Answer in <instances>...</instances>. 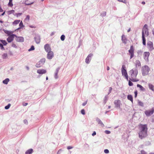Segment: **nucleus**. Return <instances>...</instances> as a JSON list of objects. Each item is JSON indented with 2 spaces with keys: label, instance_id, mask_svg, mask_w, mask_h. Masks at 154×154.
Wrapping results in <instances>:
<instances>
[{
  "label": "nucleus",
  "instance_id": "27",
  "mask_svg": "<svg viewBox=\"0 0 154 154\" xmlns=\"http://www.w3.org/2000/svg\"><path fill=\"white\" fill-rule=\"evenodd\" d=\"M137 87L138 88H139L141 91H144L145 90V88L141 85L137 84Z\"/></svg>",
  "mask_w": 154,
  "mask_h": 154
},
{
  "label": "nucleus",
  "instance_id": "24",
  "mask_svg": "<svg viewBox=\"0 0 154 154\" xmlns=\"http://www.w3.org/2000/svg\"><path fill=\"white\" fill-rule=\"evenodd\" d=\"M33 150L32 149H30L27 150L25 152V154H32L33 152Z\"/></svg>",
  "mask_w": 154,
  "mask_h": 154
},
{
  "label": "nucleus",
  "instance_id": "52",
  "mask_svg": "<svg viewBox=\"0 0 154 154\" xmlns=\"http://www.w3.org/2000/svg\"><path fill=\"white\" fill-rule=\"evenodd\" d=\"M19 26L20 27H21L23 26V24L22 21H21L19 23Z\"/></svg>",
  "mask_w": 154,
  "mask_h": 154
},
{
  "label": "nucleus",
  "instance_id": "23",
  "mask_svg": "<svg viewBox=\"0 0 154 154\" xmlns=\"http://www.w3.org/2000/svg\"><path fill=\"white\" fill-rule=\"evenodd\" d=\"M135 65L136 66L135 68H137V66L140 67L141 66V63L140 61L139 60H136Z\"/></svg>",
  "mask_w": 154,
  "mask_h": 154
},
{
  "label": "nucleus",
  "instance_id": "58",
  "mask_svg": "<svg viewBox=\"0 0 154 154\" xmlns=\"http://www.w3.org/2000/svg\"><path fill=\"white\" fill-rule=\"evenodd\" d=\"M27 104H28V103H23V105L24 106H27Z\"/></svg>",
  "mask_w": 154,
  "mask_h": 154
},
{
  "label": "nucleus",
  "instance_id": "54",
  "mask_svg": "<svg viewBox=\"0 0 154 154\" xmlns=\"http://www.w3.org/2000/svg\"><path fill=\"white\" fill-rule=\"evenodd\" d=\"M23 122L26 125H27L28 124L27 121L26 119L24 120H23Z\"/></svg>",
  "mask_w": 154,
  "mask_h": 154
},
{
  "label": "nucleus",
  "instance_id": "10",
  "mask_svg": "<svg viewBox=\"0 0 154 154\" xmlns=\"http://www.w3.org/2000/svg\"><path fill=\"white\" fill-rule=\"evenodd\" d=\"M154 113L153 109L151 110H147L145 111V113L146 116H149L152 115Z\"/></svg>",
  "mask_w": 154,
  "mask_h": 154
},
{
  "label": "nucleus",
  "instance_id": "50",
  "mask_svg": "<svg viewBox=\"0 0 154 154\" xmlns=\"http://www.w3.org/2000/svg\"><path fill=\"white\" fill-rule=\"evenodd\" d=\"M105 132L106 134H110L111 133V132L110 131L108 130H106L105 131Z\"/></svg>",
  "mask_w": 154,
  "mask_h": 154
},
{
  "label": "nucleus",
  "instance_id": "1",
  "mask_svg": "<svg viewBox=\"0 0 154 154\" xmlns=\"http://www.w3.org/2000/svg\"><path fill=\"white\" fill-rule=\"evenodd\" d=\"M129 73L131 75V78L130 80L133 82H136L138 81L135 78L136 77L138 74V70L136 68H134L129 71Z\"/></svg>",
  "mask_w": 154,
  "mask_h": 154
},
{
  "label": "nucleus",
  "instance_id": "3",
  "mask_svg": "<svg viewBox=\"0 0 154 154\" xmlns=\"http://www.w3.org/2000/svg\"><path fill=\"white\" fill-rule=\"evenodd\" d=\"M149 70V69L147 66H145L142 68V75L143 76L148 74Z\"/></svg>",
  "mask_w": 154,
  "mask_h": 154
},
{
  "label": "nucleus",
  "instance_id": "53",
  "mask_svg": "<svg viewBox=\"0 0 154 154\" xmlns=\"http://www.w3.org/2000/svg\"><path fill=\"white\" fill-rule=\"evenodd\" d=\"M11 46L12 47H14V48H17V46L15 44L13 43L11 45Z\"/></svg>",
  "mask_w": 154,
  "mask_h": 154
},
{
  "label": "nucleus",
  "instance_id": "35",
  "mask_svg": "<svg viewBox=\"0 0 154 154\" xmlns=\"http://www.w3.org/2000/svg\"><path fill=\"white\" fill-rule=\"evenodd\" d=\"M11 106V104L10 103H9L7 106H5V109H8Z\"/></svg>",
  "mask_w": 154,
  "mask_h": 154
},
{
  "label": "nucleus",
  "instance_id": "13",
  "mask_svg": "<svg viewBox=\"0 0 154 154\" xmlns=\"http://www.w3.org/2000/svg\"><path fill=\"white\" fill-rule=\"evenodd\" d=\"M47 58L48 59H51L54 57V53L53 51H51L47 52Z\"/></svg>",
  "mask_w": 154,
  "mask_h": 154
},
{
  "label": "nucleus",
  "instance_id": "21",
  "mask_svg": "<svg viewBox=\"0 0 154 154\" xmlns=\"http://www.w3.org/2000/svg\"><path fill=\"white\" fill-rule=\"evenodd\" d=\"M37 72L39 74H43L46 73V71L44 69H39L37 70Z\"/></svg>",
  "mask_w": 154,
  "mask_h": 154
},
{
  "label": "nucleus",
  "instance_id": "34",
  "mask_svg": "<svg viewBox=\"0 0 154 154\" xmlns=\"http://www.w3.org/2000/svg\"><path fill=\"white\" fill-rule=\"evenodd\" d=\"M138 104L140 106H141L143 107V103L140 101H139L138 102Z\"/></svg>",
  "mask_w": 154,
  "mask_h": 154
},
{
  "label": "nucleus",
  "instance_id": "15",
  "mask_svg": "<svg viewBox=\"0 0 154 154\" xmlns=\"http://www.w3.org/2000/svg\"><path fill=\"white\" fill-rule=\"evenodd\" d=\"M150 53L149 52H145L143 53L144 59L146 61H148V57Z\"/></svg>",
  "mask_w": 154,
  "mask_h": 154
},
{
  "label": "nucleus",
  "instance_id": "63",
  "mask_svg": "<svg viewBox=\"0 0 154 154\" xmlns=\"http://www.w3.org/2000/svg\"><path fill=\"white\" fill-rule=\"evenodd\" d=\"M3 9L2 8H0V12H3Z\"/></svg>",
  "mask_w": 154,
  "mask_h": 154
},
{
  "label": "nucleus",
  "instance_id": "31",
  "mask_svg": "<svg viewBox=\"0 0 154 154\" xmlns=\"http://www.w3.org/2000/svg\"><path fill=\"white\" fill-rule=\"evenodd\" d=\"M8 58V55L6 53H4L2 55V58L4 59H5Z\"/></svg>",
  "mask_w": 154,
  "mask_h": 154
},
{
  "label": "nucleus",
  "instance_id": "32",
  "mask_svg": "<svg viewBox=\"0 0 154 154\" xmlns=\"http://www.w3.org/2000/svg\"><path fill=\"white\" fill-rule=\"evenodd\" d=\"M20 20H15L13 23V25H16L19 23L20 22Z\"/></svg>",
  "mask_w": 154,
  "mask_h": 154
},
{
  "label": "nucleus",
  "instance_id": "5",
  "mask_svg": "<svg viewBox=\"0 0 154 154\" xmlns=\"http://www.w3.org/2000/svg\"><path fill=\"white\" fill-rule=\"evenodd\" d=\"M45 61V58H43L38 62L35 65V66L37 68H39L42 66L44 64Z\"/></svg>",
  "mask_w": 154,
  "mask_h": 154
},
{
  "label": "nucleus",
  "instance_id": "14",
  "mask_svg": "<svg viewBox=\"0 0 154 154\" xmlns=\"http://www.w3.org/2000/svg\"><path fill=\"white\" fill-rule=\"evenodd\" d=\"M93 54H90L88 55L85 60V62L87 63L88 64L90 63L91 60V58Z\"/></svg>",
  "mask_w": 154,
  "mask_h": 154
},
{
  "label": "nucleus",
  "instance_id": "30",
  "mask_svg": "<svg viewBox=\"0 0 154 154\" xmlns=\"http://www.w3.org/2000/svg\"><path fill=\"white\" fill-rule=\"evenodd\" d=\"M149 88L153 91H154V86L152 84H149Z\"/></svg>",
  "mask_w": 154,
  "mask_h": 154
},
{
  "label": "nucleus",
  "instance_id": "7",
  "mask_svg": "<svg viewBox=\"0 0 154 154\" xmlns=\"http://www.w3.org/2000/svg\"><path fill=\"white\" fill-rule=\"evenodd\" d=\"M147 136V132L139 131V137L141 139L145 138Z\"/></svg>",
  "mask_w": 154,
  "mask_h": 154
},
{
  "label": "nucleus",
  "instance_id": "45",
  "mask_svg": "<svg viewBox=\"0 0 154 154\" xmlns=\"http://www.w3.org/2000/svg\"><path fill=\"white\" fill-rule=\"evenodd\" d=\"M104 152L105 153L108 154L109 152V151L108 149H105L104 150Z\"/></svg>",
  "mask_w": 154,
  "mask_h": 154
},
{
  "label": "nucleus",
  "instance_id": "39",
  "mask_svg": "<svg viewBox=\"0 0 154 154\" xmlns=\"http://www.w3.org/2000/svg\"><path fill=\"white\" fill-rule=\"evenodd\" d=\"M5 33L7 34L8 35H9V36L12 33V32L11 31H6L5 32Z\"/></svg>",
  "mask_w": 154,
  "mask_h": 154
},
{
  "label": "nucleus",
  "instance_id": "11",
  "mask_svg": "<svg viewBox=\"0 0 154 154\" xmlns=\"http://www.w3.org/2000/svg\"><path fill=\"white\" fill-rule=\"evenodd\" d=\"M114 104L115 105L116 107L119 108L121 105V101L119 100H115L114 102Z\"/></svg>",
  "mask_w": 154,
  "mask_h": 154
},
{
  "label": "nucleus",
  "instance_id": "49",
  "mask_svg": "<svg viewBox=\"0 0 154 154\" xmlns=\"http://www.w3.org/2000/svg\"><path fill=\"white\" fill-rule=\"evenodd\" d=\"M81 113L83 115H85V110H84V109H82L81 110Z\"/></svg>",
  "mask_w": 154,
  "mask_h": 154
},
{
  "label": "nucleus",
  "instance_id": "17",
  "mask_svg": "<svg viewBox=\"0 0 154 154\" xmlns=\"http://www.w3.org/2000/svg\"><path fill=\"white\" fill-rule=\"evenodd\" d=\"M34 39L35 42L38 44H39L40 42V36L38 35H37L34 38Z\"/></svg>",
  "mask_w": 154,
  "mask_h": 154
},
{
  "label": "nucleus",
  "instance_id": "22",
  "mask_svg": "<svg viewBox=\"0 0 154 154\" xmlns=\"http://www.w3.org/2000/svg\"><path fill=\"white\" fill-rule=\"evenodd\" d=\"M60 67L57 68L55 72L54 73V78L55 79H57L58 78V76L57 75L58 73L59 72V70L60 69Z\"/></svg>",
  "mask_w": 154,
  "mask_h": 154
},
{
  "label": "nucleus",
  "instance_id": "33",
  "mask_svg": "<svg viewBox=\"0 0 154 154\" xmlns=\"http://www.w3.org/2000/svg\"><path fill=\"white\" fill-rule=\"evenodd\" d=\"M142 40H143V45H145L146 44V39L145 37H142Z\"/></svg>",
  "mask_w": 154,
  "mask_h": 154
},
{
  "label": "nucleus",
  "instance_id": "26",
  "mask_svg": "<svg viewBox=\"0 0 154 154\" xmlns=\"http://www.w3.org/2000/svg\"><path fill=\"white\" fill-rule=\"evenodd\" d=\"M127 98L128 100H130L132 102V103L133 102V99L132 96L131 95H128L127 96Z\"/></svg>",
  "mask_w": 154,
  "mask_h": 154
},
{
  "label": "nucleus",
  "instance_id": "19",
  "mask_svg": "<svg viewBox=\"0 0 154 154\" xmlns=\"http://www.w3.org/2000/svg\"><path fill=\"white\" fill-rule=\"evenodd\" d=\"M96 120L98 124L100 125L101 127H103L104 126V125L100 119L98 118H97L96 119Z\"/></svg>",
  "mask_w": 154,
  "mask_h": 154
},
{
  "label": "nucleus",
  "instance_id": "51",
  "mask_svg": "<svg viewBox=\"0 0 154 154\" xmlns=\"http://www.w3.org/2000/svg\"><path fill=\"white\" fill-rule=\"evenodd\" d=\"M112 87H109V92H108V95L111 92L112 90Z\"/></svg>",
  "mask_w": 154,
  "mask_h": 154
},
{
  "label": "nucleus",
  "instance_id": "41",
  "mask_svg": "<svg viewBox=\"0 0 154 154\" xmlns=\"http://www.w3.org/2000/svg\"><path fill=\"white\" fill-rule=\"evenodd\" d=\"M30 16L29 15H27L26 16V17L25 19V20H27L29 21V20Z\"/></svg>",
  "mask_w": 154,
  "mask_h": 154
},
{
  "label": "nucleus",
  "instance_id": "57",
  "mask_svg": "<svg viewBox=\"0 0 154 154\" xmlns=\"http://www.w3.org/2000/svg\"><path fill=\"white\" fill-rule=\"evenodd\" d=\"M87 101H86L85 102L83 103H82V105L83 106H84L87 104Z\"/></svg>",
  "mask_w": 154,
  "mask_h": 154
},
{
  "label": "nucleus",
  "instance_id": "8",
  "mask_svg": "<svg viewBox=\"0 0 154 154\" xmlns=\"http://www.w3.org/2000/svg\"><path fill=\"white\" fill-rule=\"evenodd\" d=\"M134 49L133 46H131L130 49L128 51L130 55V59L132 58L134 56Z\"/></svg>",
  "mask_w": 154,
  "mask_h": 154
},
{
  "label": "nucleus",
  "instance_id": "18",
  "mask_svg": "<svg viewBox=\"0 0 154 154\" xmlns=\"http://www.w3.org/2000/svg\"><path fill=\"white\" fill-rule=\"evenodd\" d=\"M45 51L47 52L51 51V48L49 44H46L44 46Z\"/></svg>",
  "mask_w": 154,
  "mask_h": 154
},
{
  "label": "nucleus",
  "instance_id": "40",
  "mask_svg": "<svg viewBox=\"0 0 154 154\" xmlns=\"http://www.w3.org/2000/svg\"><path fill=\"white\" fill-rule=\"evenodd\" d=\"M0 48H1V49L2 50H5V48L4 47L3 45L2 44H0Z\"/></svg>",
  "mask_w": 154,
  "mask_h": 154
},
{
  "label": "nucleus",
  "instance_id": "36",
  "mask_svg": "<svg viewBox=\"0 0 154 154\" xmlns=\"http://www.w3.org/2000/svg\"><path fill=\"white\" fill-rule=\"evenodd\" d=\"M35 49V48L34 46L32 45L31 48L28 50L29 51H32L34 50Z\"/></svg>",
  "mask_w": 154,
  "mask_h": 154
},
{
  "label": "nucleus",
  "instance_id": "25",
  "mask_svg": "<svg viewBox=\"0 0 154 154\" xmlns=\"http://www.w3.org/2000/svg\"><path fill=\"white\" fill-rule=\"evenodd\" d=\"M10 81V80L8 78H6L2 81V83L5 84H8V82Z\"/></svg>",
  "mask_w": 154,
  "mask_h": 154
},
{
  "label": "nucleus",
  "instance_id": "55",
  "mask_svg": "<svg viewBox=\"0 0 154 154\" xmlns=\"http://www.w3.org/2000/svg\"><path fill=\"white\" fill-rule=\"evenodd\" d=\"M96 134V132L95 131H94L93 133H92V136H94Z\"/></svg>",
  "mask_w": 154,
  "mask_h": 154
},
{
  "label": "nucleus",
  "instance_id": "9",
  "mask_svg": "<svg viewBox=\"0 0 154 154\" xmlns=\"http://www.w3.org/2000/svg\"><path fill=\"white\" fill-rule=\"evenodd\" d=\"M148 48L149 51H151L154 49L152 42L151 41H149L147 43Z\"/></svg>",
  "mask_w": 154,
  "mask_h": 154
},
{
  "label": "nucleus",
  "instance_id": "38",
  "mask_svg": "<svg viewBox=\"0 0 154 154\" xmlns=\"http://www.w3.org/2000/svg\"><path fill=\"white\" fill-rule=\"evenodd\" d=\"M65 36L64 35H62L60 37V39L61 40L63 41L65 40Z\"/></svg>",
  "mask_w": 154,
  "mask_h": 154
},
{
  "label": "nucleus",
  "instance_id": "42",
  "mask_svg": "<svg viewBox=\"0 0 154 154\" xmlns=\"http://www.w3.org/2000/svg\"><path fill=\"white\" fill-rule=\"evenodd\" d=\"M14 10H12L11 11H8V14H13L14 13Z\"/></svg>",
  "mask_w": 154,
  "mask_h": 154
},
{
  "label": "nucleus",
  "instance_id": "4",
  "mask_svg": "<svg viewBox=\"0 0 154 154\" xmlns=\"http://www.w3.org/2000/svg\"><path fill=\"white\" fill-rule=\"evenodd\" d=\"M125 65H123L122 66V75L124 76L125 77L126 79L127 80L128 79V75L127 73V72L126 71V70L125 69Z\"/></svg>",
  "mask_w": 154,
  "mask_h": 154
},
{
  "label": "nucleus",
  "instance_id": "59",
  "mask_svg": "<svg viewBox=\"0 0 154 154\" xmlns=\"http://www.w3.org/2000/svg\"><path fill=\"white\" fill-rule=\"evenodd\" d=\"M137 91H135V92H134V94H135V97H137Z\"/></svg>",
  "mask_w": 154,
  "mask_h": 154
},
{
  "label": "nucleus",
  "instance_id": "44",
  "mask_svg": "<svg viewBox=\"0 0 154 154\" xmlns=\"http://www.w3.org/2000/svg\"><path fill=\"white\" fill-rule=\"evenodd\" d=\"M8 5L9 6L12 7L13 6V4H12V2H9V3L8 4Z\"/></svg>",
  "mask_w": 154,
  "mask_h": 154
},
{
  "label": "nucleus",
  "instance_id": "60",
  "mask_svg": "<svg viewBox=\"0 0 154 154\" xmlns=\"http://www.w3.org/2000/svg\"><path fill=\"white\" fill-rule=\"evenodd\" d=\"M55 33V32H52L51 34V36H52L53 35H54V34Z\"/></svg>",
  "mask_w": 154,
  "mask_h": 154
},
{
  "label": "nucleus",
  "instance_id": "43",
  "mask_svg": "<svg viewBox=\"0 0 154 154\" xmlns=\"http://www.w3.org/2000/svg\"><path fill=\"white\" fill-rule=\"evenodd\" d=\"M22 14V13H19L16 14H14V15L16 16L17 17H18L21 16Z\"/></svg>",
  "mask_w": 154,
  "mask_h": 154
},
{
  "label": "nucleus",
  "instance_id": "48",
  "mask_svg": "<svg viewBox=\"0 0 154 154\" xmlns=\"http://www.w3.org/2000/svg\"><path fill=\"white\" fill-rule=\"evenodd\" d=\"M141 154H147V152L144 150H142L140 151Z\"/></svg>",
  "mask_w": 154,
  "mask_h": 154
},
{
  "label": "nucleus",
  "instance_id": "37",
  "mask_svg": "<svg viewBox=\"0 0 154 154\" xmlns=\"http://www.w3.org/2000/svg\"><path fill=\"white\" fill-rule=\"evenodd\" d=\"M106 15V12L105 11H104L100 13V15L102 17H104Z\"/></svg>",
  "mask_w": 154,
  "mask_h": 154
},
{
  "label": "nucleus",
  "instance_id": "6",
  "mask_svg": "<svg viewBox=\"0 0 154 154\" xmlns=\"http://www.w3.org/2000/svg\"><path fill=\"white\" fill-rule=\"evenodd\" d=\"M147 126L146 125H140L139 127L140 131L147 132Z\"/></svg>",
  "mask_w": 154,
  "mask_h": 154
},
{
  "label": "nucleus",
  "instance_id": "64",
  "mask_svg": "<svg viewBox=\"0 0 154 154\" xmlns=\"http://www.w3.org/2000/svg\"><path fill=\"white\" fill-rule=\"evenodd\" d=\"M141 3L143 5H145V2H142Z\"/></svg>",
  "mask_w": 154,
  "mask_h": 154
},
{
  "label": "nucleus",
  "instance_id": "28",
  "mask_svg": "<svg viewBox=\"0 0 154 154\" xmlns=\"http://www.w3.org/2000/svg\"><path fill=\"white\" fill-rule=\"evenodd\" d=\"M108 95H106L105 96V97L103 99V103H104V104H105L106 103V102L108 100Z\"/></svg>",
  "mask_w": 154,
  "mask_h": 154
},
{
  "label": "nucleus",
  "instance_id": "62",
  "mask_svg": "<svg viewBox=\"0 0 154 154\" xmlns=\"http://www.w3.org/2000/svg\"><path fill=\"white\" fill-rule=\"evenodd\" d=\"M3 9L2 8H0V12H3Z\"/></svg>",
  "mask_w": 154,
  "mask_h": 154
},
{
  "label": "nucleus",
  "instance_id": "20",
  "mask_svg": "<svg viewBox=\"0 0 154 154\" xmlns=\"http://www.w3.org/2000/svg\"><path fill=\"white\" fill-rule=\"evenodd\" d=\"M122 40L123 43L126 44L128 40L124 35H123L122 36Z\"/></svg>",
  "mask_w": 154,
  "mask_h": 154
},
{
  "label": "nucleus",
  "instance_id": "61",
  "mask_svg": "<svg viewBox=\"0 0 154 154\" xmlns=\"http://www.w3.org/2000/svg\"><path fill=\"white\" fill-rule=\"evenodd\" d=\"M9 54L11 55H13V54H12V52L11 51H9Z\"/></svg>",
  "mask_w": 154,
  "mask_h": 154
},
{
  "label": "nucleus",
  "instance_id": "12",
  "mask_svg": "<svg viewBox=\"0 0 154 154\" xmlns=\"http://www.w3.org/2000/svg\"><path fill=\"white\" fill-rule=\"evenodd\" d=\"M16 35L15 34H12L10 35L7 39L8 42L10 43L12 42L15 37Z\"/></svg>",
  "mask_w": 154,
  "mask_h": 154
},
{
  "label": "nucleus",
  "instance_id": "56",
  "mask_svg": "<svg viewBox=\"0 0 154 154\" xmlns=\"http://www.w3.org/2000/svg\"><path fill=\"white\" fill-rule=\"evenodd\" d=\"M72 148H73V147L71 146H68L67 147V149H72Z\"/></svg>",
  "mask_w": 154,
  "mask_h": 154
},
{
  "label": "nucleus",
  "instance_id": "2",
  "mask_svg": "<svg viewBox=\"0 0 154 154\" xmlns=\"http://www.w3.org/2000/svg\"><path fill=\"white\" fill-rule=\"evenodd\" d=\"M147 27L146 24H145L143 26L142 32V37H147L149 35V32Z\"/></svg>",
  "mask_w": 154,
  "mask_h": 154
},
{
  "label": "nucleus",
  "instance_id": "47",
  "mask_svg": "<svg viewBox=\"0 0 154 154\" xmlns=\"http://www.w3.org/2000/svg\"><path fill=\"white\" fill-rule=\"evenodd\" d=\"M128 85L129 86H132L133 85V84L130 81H129L128 82Z\"/></svg>",
  "mask_w": 154,
  "mask_h": 154
},
{
  "label": "nucleus",
  "instance_id": "16",
  "mask_svg": "<svg viewBox=\"0 0 154 154\" xmlns=\"http://www.w3.org/2000/svg\"><path fill=\"white\" fill-rule=\"evenodd\" d=\"M15 37H16V40L17 42H24V39L22 37H18L16 35V36H15Z\"/></svg>",
  "mask_w": 154,
  "mask_h": 154
},
{
  "label": "nucleus",
  "instance_id": "46",
  "mask_svg": "<svg viewBox=\"0 0 154 154\" xmlns=\"http://www.w3.org/2000/svg\"><path fill=\"white\" fill-rule=\"evenodd\" d=\"M34 3L33 2H32L31 3H28L26 2V1L25 2V4L26 5H30L32 4H33V3Z\"/></svg>",
  "mask_w": 154,
  "mask_h": 154
},
{
  "label": "nucleus",
  "instance_id": "29",
  "mask_svg": "<svg viewBox=\"0 0 154 154\" xmlns=\"http://www.w3.org/2000/svg\"><path fill=\"white\" fill-rule=\"evenodd\" d=\"M0 41L2 43V44L4 45H6L8 44L6 41L5 40L1 39Z\"/></svg>",
  "mask_w": 154,
  "mask_h": 154
}]
</instances>
